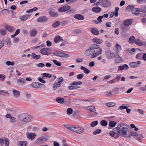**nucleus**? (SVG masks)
I'll use <instances>...</instances> for the list:
<instances>
[{
  "mask_svg": "<svg viewBox=\"0 0 146 146\" xmlns=\"http://www.w3.org/2000/svg\"><path fill=\"white\" fill-rule=\"evenodd\" d=\"M26 82V80L24 78H21L17 80V82L18 84L20 83L21 84H24Z\"/></svg>",
  "mask_w": 146,
  "mask_h": 146,
  "instance_id": "30",
  "label": "nucleus"
},
{
  "mask_svg": "<svg viewBox=\"0 0 146 146\" xmlns=\"http://www.w3.org/2000/svg\"><path fill=\"white\" fill-rule=\"evenodd\" d=\"M140 11L141 12H143L145 13H146V5L143 6L140 8ZM142 17H144L146 16V13L142 14L141 15Z\"/></svg>",
  "mask_w": 146,
  "mask_h": 146,
  "instance_id": "24",
  "label": "nucleus"
},
{
  "mask_svg": "<svg viewBox=\"0 0 146 146\" xmlns=\"http://www.w3.org/2000/svg\"><path fill=\"white\" fill-rule=\"evenodd\" d=\"M64 126L65 127L69 130L72 131H73L74 126H73L71 125H68V124H66L64 125Z\"/></svg>",
  "mask_w": 146,
  "mask_h": 146,
  "instance_id": "31",
  "label": "nucleus"
},
{
  "mask_svg": "<svg viewBox=\"0 0 146 146\" xmlns=\"http://www.w3.org/2000/svg\"><path fill=\"white\" fill-rule=\"evenodd\" d=\"M25 98L27 99H29L31 98V95L30 94L27 92H25L24 93Z\"/></svg>",
  "mask_w": 146,
  "mask_h": 146,
  "instance_id": "38",
  "label": "nucleus"
},
{
  "mask_svg": "<svg viewBox=\"0 0 146 146\" xmlns=\"http://www.w3.org/2000/svg\"><path fill=\"white\" fill-rule=\"evenodd\" d=\"M91 31L92 33L96 35H98L99 33L98 30L95 27H93L91 29Z\"/></svg>",
  "mask_w": 146,
  "mask_h": 146,
  "instance_id": "21",
  "label": "nucleus"
},
{
  "mask_svg": "<svg viewBox=\"0 0 146 146\" xmlns=\"http://www.w3.org/2000/svg\"><path fill=\"white\" fill-rule=\"evenodd\" d=\"M28 142L26 141H20L17 142V144L19 146H27Z\"/></svg>",
  "mask_w": 146,
  "mask_h": 146,
  "instance_id": "23",
  "label": "nucleus"
},
{
  "mask_svg": "<svg viewBox=\"0 0 146 146\" xmlns=\"http://www.w3.org/2000/svg\"><path fill=\"white\" fill-rule=\"evenodd\" d=\"M56 101L58 103L60 104H63L64 102V100L63 98L59 97L56 98Z\"/></svg>",
  "mask_w": 146,
  "mask_h": 146,
  "instance_id": "34",
  "label": "nucleus"
},
{
  "mask_svg": "<svg viewBox=\"0 0 146 146\" xmlns=\"http://www.w3.org/2000/svg\"><path fill=\"white\" fill-rule=\"evenodd\" d=\"M60 23L59 21H57L54 23L52 25V26L53 27L56 28L58 27L60 25Z\"/></svg>",
  "mask_w": 146,
  "mask_h": 146,
  "instance_id": "39",
  "label": "nucleus"
},
{
  "mask_svg": "<svg viewBox=\"0 0 146 146\" xmlns=\"http://www.w3.org/2000/svg\"><path fill=\"white\" fill-rule=\"evenodd\" d=\"M63 40V39L62 37H55L54 39V42L56 43H58Z\"/></svg>",
  "mask_w": 146,
  "mask_h": 146,
  "instance_id": "29",
  "label": "nucleus"
},
{
  "mask_svg": "<svg viewBox=\"0 0 146 146\" xmlns=\"http://www.w3.org/2000/svg\"><path fill=\"white\" fill-rule=\"evenodd\" d=\"M92 11L95 13H99L101 11V9L99 7H94L92 9Z\"/></svg>",
  "mask_w": 146,
  "mask_h": 146,
  "instance_id": "27",
  "label": "nucleus"
},
{
  "mask_svg": "<svg viewBox=\"0 0 146 146\" xmlns=\"http://www.w3.org/2000/svg\"><path fill=\"white\" fill-rule=\"evenodd\" d=\"M53 61L55 64L58 66H60L62 64L60 62H58L56 60H53Z\"/></svg>",
  "mask_w": 146,
  "mask_h": 146,
  "instance_id": "57",
  "label": "nucleus"
},
{
  "mask_svg": "<svg viewBox=\"0 0 146 146\" xmlns=\"http://www.w3.org/2000/svg\"><path fill=\"white\" fill-rule=\"evenodd\" d=\"M82 82L81 81L76 82L74 81L72 83L70 84V85H80L82 84Z\"/></svg>",
  "mask_w": 146,
  "mask_h": 146,
  "instance_id": "42",
  "label": "nucleus"
},
{
  "mask_svg": "<svg viewBox=\"0 0 146 146\" xmlns=\"http://www.w3.org/2000/svg\"><path fill=\"white\" fill-rule=\"evenodd\" d=\"M110 136L112 137H114V138L115 139H116L118 138V136H117V138L116 137V134H115V133H114L113 131L110 132Z\"/></svg>",
  "mask_w": 146,
  "mask_h": 146,
  "instance_id": "59",
  "label": "nucleus"
},
{
  "mask_svg": "<svg viewBox=\"0 0 146 146\" xmlns=\"http://www.w3.org/2000/svg\"><path fill=\"white\" fill-rule=\"evenodd\" d=\"M0 32L2 35L4 36L6 34V31L5 29H2L0 30Z\"/></svg>",
  "mask_w": 146,
  "mask_h": 146,
  "instance_id": "56",
  "label": "nucleus"
},
{
  "mask_svg": "<svg viewBox=\"0 0 146 146\" xmlns=\"http://www.w3.org/2000/svg\"><path fill=\"white\" fill-rule=\"evenodd\" d=\"M71 8V6L69 5H65L60 7L58 9V11L60 13H63L67 11Z\"/></svg>",
  "mask_w": 146,
  "mask_h": 146,
  "instance_id": "10",
  "label": "nucleus"
},
{
  "mask_svg": "<svg viewBox=\"0 0 146 146\" xmlns=\"http://www.w3.org/2000/svg\"><path fill=\"white\" fill-rule=\"evenodd\" d=\"M76 61H77V62H82L84 60L82 58H76Z\"/></svg>",
  "mask_w": 146,
  "mask_h": 146,
  "instance_id": "64",
  "label": "nucleus"
},
{
  "mask_svg": "<svg viewBox=\"0 0 146 146\" xmlns=\"http://www.w3.org/2000/svg\"><path fill=\"white\" fill-rule=\"evenodd\" d=\"M31 56L35 60H37L40 57V56L39 55H36L35 53H33L31 54Z\"/></svg>",
  "mask_w": 146,
  "mask_h": 146,
  "instance_id": "41",
  "label": "nucleus"
},
{
  "mask_svg": "<svg viewBox=\"0 0 146 146\" xmlns=\"http://www.w3.org/2000/svg\"><path fill=\"white\" fill-rule=\"evenodd\" d=\"M128 68V66L126 64H124V65L119 66V68L121 70H127Z\"/></svg>",
  "mask_w": 146,
  "mask_h": 146,
  "instance_id": "36",
  "label": "nucleus"
},
{
  "mask_svg": "<svg viewBox=\"0 0 146 146\" xmlns=\"http://www.w3.org/2000/svg\"><path fill=\"white\" fill-rule=\"evenodd\" d=\"M91 48H93V50H94V49H98L100 47V46L96 44H92L90 46Z\"/></svg>",
  "mask_w": 146,
  "mask_h": 146,
  "instance_id": "40",
  "label": "nucleus"
},
{
  "mask_svg": "<svg viewBox=\"0 0 146 146\" xmlns=\"http://www.w3.org/2000/svg\"><path fill=\"white\" fill-rule=\"evenodd\" d=\"M133 136L136 139L139 140L141 138H143V136L141 134H138L136 132L129 131L126 137L128 138H130L131 136Z\"/></svg>",
  "mask_w": 146,
  "mask_h": 146,
  "instance_id": "3",
  "label": "nucleus"
},
{
  "mask_svg": "<svg viewBox=\"0 0 146 146\" xmlns=\"http://www.w3.org/2000/svg\"><path fill=\"white\" fill-rule=\"evenodd\" d=\"M102 53V48H100L99 51L97 52L91 56V58H94L98 56L99 55L101 54Z\"/></svg>",
  "mask_w": 146,
  "mask_h": 146,
  "instance_id": "22",
  "label": "nucleus"
},
{
  "mask_svg": "<svg viewBox=\"0 0 146 146\" xmlns=\"http://www.w3.org/2000/svg\"><path fill=\"white\" fill-rule=\"evenodd\" d=\"M128 27L127 26H123L122 27V31L123 32L127 31L128 29Z\"/></svg>",
  "mask_w": 146,
  "mask_h": 146,
  "instance_id": "63",
  "label": "nucleus"
},
{
  "mask_svg": "<svg viewBox=\"0 0 146 146\" xmlns=\"http://www.w3.org/2000/svg\"><path fill=\"white\" fill-rule=\"evenodd\" d=\"M74 17L79 20H82L84 19L85 18L82 15L80 14H76L74 16Z\"/></svg>",
  "mask_w": 146,
  "mask_h": 146,
  "instance_id": "18",
  "label": "nucleus"
},
{
  "mask_svg": "<svg viewBox=\"0 0 146 146\" xmlns=\"http://www.w3.org/2000/svg\"><path fill=\"white\" fill-rule=\"evenodd\" d=\"M18 119L25 123L30 122L31 120V117L27 114L22 113L18 116Z\"/></svg>",
  "mask_w": 146,
  "mask_h": 146,
  "instance_id": "2",
  "label": "nucleus"
},
{
  "mask_svg": "<svg viewBox=\"0 0 146 146\" xmlns=\"http://www.w3.org/2000/svg\"><path fill=\"white\" fill-rule=\"evenodd\" d=\"M6 64L8 66H13L14 65L15 62L13 61L11 62L10 61H8L6 62Z\"/></svg>",
  "mask_w": 146,
  "mask_h": 146,
  "instance_id": "58",
  "label": "nucleus"
},
{
  "mask_svg": "<svg viewBox=\"0 0 146 146\" xmlns=\"http://www.w3.org/2000/svg\"><path fill=\"white\" fill-rule=\"evenodd\" d=\"M49 137L42 135L36 139L35 141V143L38 145H40L43 143L44 141H46L48 140Z\"/></svg>",
  "mask_w": 146,
  "mask_h": 146,
  "instance_id": "4",
  "label": "nucleus"
},
{
  "mask_svg": "<svg viewBox=\"0 0 146 146\" xmlns=\"http://www.w3.org/2000/svg\"><path fill=\"white\" fill-rule=\"evenodd\" d=\"M134 6H131L130 5H129L127 7V9L130 8L131 9L132 13L133 14L137 16L139 15L140 13L139 12H141L140 8H134Z\"/></svg>",
  "mask_w": 146,
  "mask_h": 146,
  "instance_id": "7",
  "label": "nucleus"
},
{
  "mask_svg": "<svg viewBox=\"0 0 146 146\" xmlns=\"http://www.w3.org/2000/svg\"><path fill=\"white\" fill-rule=\"evenodd\" d=\"M53 54L56 56L61 57L68 58L70 57L68 54L61 51L55 52L53 53Z\"/></svg>",
  "mask_w": 146,
  "mask_h": 146,
  "instance_id": "8",
  "label": "nucleus"
},
{
  "mask_svg": "<svg viewBox=\"0 0 146 146\" xmlns=\"http://www.w3.org/2000/svg\"><path fill=\"white\" fill-rule=\"evenodd\" d=\"M86 109L88 111H90V112H93L94 111L93 114V117L97 115V113L96 112V109L95 107L93 106H89L87 107Z\"/></svg>",
  "mask_w": 146,
  "mask_h": 146,
  "instance_id": "11",
  "label": "nucleus"
},
{
  "mask_svg": "<svg viewBox=\"0 0 146 146\" xmlns=\"http://www.w3.org/2000/svg\"><path fill=\"white\" fill-rule=\"evenodd\" d=\"M13 94L14 98H18L20 95V92L18 90H17L15 89L13 90Z\"/></svg>",
  "mask_w": 146,
  "mask_h": 146,
  "instance_id": "17",
  "label": "nucleus"
},
{
  "mask_svg": "<svg viewBox=\"0 0 146 146\" xmlns=\"http://www.w3.org/2000/svg\"><path fill=\"white\" fill-rule=\"evenodd\" d=\"M106 105L107 106L111 107L115 106V104L113 102H109L106 103Z\"/></svg>",
  "mask_w": 146,
  "mask_h": 146,
  "instance_id": "51",
  "label": "nucleus"
},
{
  "mask_svg": "<svg viewBox=\"0 0 146 146\" xmlns=\"http://www.w3.org/2000/svg\"><path fill=\"white\" fill-rule=\"evenodd\" d=\"M116 124V123L113 121H110L109 122V126L111 127H114Z\"/></svg>",
  "mask_w": 146,
  "mask_h": 146,
  "instance_id": "44",
  "label": "nucleus"
},
{
  "mask_svg": "<svg viewBox=\"0 0 146 146\" xmlns=\"http://www.w3.org/2000/svg\"><path fill=\"white\" fill-rule=\"evenodd\" d=\"M84 76V75L83 74H80L77 75V78L78 79H81L83 78Z\"/></svg>",
  "mask_w": 146,
  "mask_h": 146,
  "instance_id": "62",
  "label": "nucleus"
},
{
  "mask_svg": "<svg viewBox=\"0 0 146 146\" xmlns=\"http://www.w3.org/2000/svg\"><path fill=\"white\" fill-rule=\"evenodd\" d=\"M118 47L119 44H116L115 45V47L113 49L112 51L114 57L117 58L115 60V62L116 63H119V54L118 49Z\"/></svg>",
  "mask_w": 146,
  "mask_h": 146,
  "instance_id": "6",
  "label": "nucleus"
},
{
  "mask_svg": "<svg viewBox=\"0 0 146 146\" xmlns=\"http://www.w3.org/2000/svg\"><path fill=\"white\" fill-rule=\"evenodd\" d=\"M49 14L50 16L52 17H57L58 15V14L57 12L54 11H50Z\"/></svg>",
  "mask_w": 146,
  "mask_h": 146,
  "instance_id": "33",
  "label": "nucleus"
},
{
  "mask_svg": "<svg viewBox=\"0 0 146 146\" xmlns=\"http://www.w3.org/2000/svg\"><path fill=\"white\" fill-rule=\"evenodd\" d=\"M5 29L9 32H13L15 31L14 28L12 26L7 25L5 27Z\"/></svg>",
  "mask_w": 146,
  "mask_h": 146,
  "instance_id": "26",
  "label": "nucleus"
},
{
  "mask_svg": "<svg viewBox=\"0 0 146 146\" xmlns=\"http://www.w3.org/2000/svg\"><path fill=\"white\" fill-rule=\"evenodd\" d=\"M27 138L30 140H33L36 137V134L34 133H29L27 132L26 133Z\"/></svg>",
  "mask_w": 146,
  "mask_h": 146,
  "instance_id": "12",
  "label": "nucleus"
},
{
  "mask_svg": "<svg viewBox=\"0 0 146 146\" xmlns=\"http://www.w3.org/2000/svg\"><path fill=\"white\" fill-rule=\"evenodd\" d=\"M113 131L115 133V134H116L117 135H118L119 134V127H118V126L114 128L113 130Z\"/></svg>",
  "mask_w": 146,
  "mask_h": 146,
  "instance_id": "45",
  "label": "nucleus"
},
{
  "mask_svg": "<svg viewBox=\"0 0 146 146\" xmlns=\"http://www.w3.org/2000/svg\"><path fill=\"white\" fill-rule=\"evenodd\" d=\"M135 42L137 44L140 46H141L143 44V43L142 41L139 39H137L135 40Z\"/></svg>",
  "mask_w": 146,
  "mask_h": 146,
  "instance_id": "35",
  "label": "nucleus"
},
{
  "mask_svg": "<svg viewBox=\"0 0 146 146\" xmlns=\"http://www.w3.org/2000/svg\"><path fill=\"white\" fill-rule=\"evenodd\" d=\"M31 85L34 88H39L42 84L38 82H34L31 84Z\"/></svg>",
  "mask_w": 146,
  "mask_h": 146,
  "instance_id": "19",
  "label": "nucleus"
},
{
  "mask_svg": "<svg viewBox=\"0 0 146 146\" xmlns=\"http://www.w3.org/2000/svg\"><path fill=\"white\" fill-rule=\"evenodd\" d=\"M85 129L80 126L77 125L74 126L73 132L78 134H81L84 133L85 131Z\"/></svg>",
  "mask_w": 146,
  "mask_h": 146,
  "instance_id": "5",
  "label": "nucleus"
},
{
  "mask_svg": "<svg viewBox=\"0 0 146 146\" xmlns=\"http://www.w3.org/2000/svg\"><path fill=\"white\" fill-rule=\"evenodd\" d=\"M100 124L103 126H106L108 125V122L106 120H103L101 121Z\"/></svg>",
  "mask_w": 146,
  "mask_h": 146,
  "instance_id": "47",
  "label": "nucleus"
},
{
  "mask_svg": "<svg viewBox=\"0 0 146 146\" xmlns=\"http://www.w3.org/2000/svg\"><path fill=\"white\" fill-rule=\"evenodd\" d=\"M73 110L71 108H68L66 111L67 114L68 115H70L73 113Z\"/></svg>",
  "mask_w": 146,
  "mask_h": 146,
  "instance_id": "50",
  "label": "nucleus"
},
{
  "mask_svg": "<svg viewBox=\"0 0 146 146\" xmlns=\"http://www.w3.org/2000/svg\"><path fill=\"white\" fill-rule=\"evenodd\" d=\"M58 87V85L57 84V82H55L54 83V84L53 86V89L54 90H56L57 89Z\"/></svg>",
  "mask_w": 146,
  "mask_h": 146,
  "instance_id": "61",
  "label": "nucleus"
},
{
  "mask_svg": "<svg viewBox=\"0 0 146 146\" xmlns=\"http://www.w3.org/2000/svg\"><path fill=\"white\" fill-rule=\"evenodd\" d=\"M10 121L11 123H14L16 122L17 120L15 117H12L10 119Z\"/></svg>",
  "mask_w": 146,
  "mask_h": 146,
  "instance_id": "60",
  "label": "nucleus"
},
{
  "mask_svg": "<svg viewBox=\"0 0 146 146\" xmlns=\"http://www.w3.org/2000/svg\"><path fill=\"white\" fill-rule=\"evenodd\" d=\"M135 37H130L129 40V42L130 43H133L135 42Z\"/></svg>",
  "mask_w": 146,
  "mask_h": 146,
  "instance_id": "52",
  "label": "nucleus"
},
{
  "mask_svg": "<svg viewBox=\"0 0 146 146\" xmlns=\"http://www.w3.org/2000/svg\"><path fill=\"white\" fill-rule=\"evenodd\" d=\"M101 132V130L100 129H98L94 131L93 132V134L96 135L100 133Z\"/></svg>",
  "mask_w": 146,
  "mask_h": 146,
  "instance_id": "49",
  "label": "nucleus"
},
{
  "mask_svg": "<svg viewBox=\"0 0 146 146\" xmlns=\"http://www.w3.org/2000/svg\"><path fill=\"white\" fill-rule=\"evenodd\" d=\"M92 42L97 44H100L103 42V40L100 39H98L97 38H95L92 39Z\"/></svg>",
  "mask_w": 146,
  "mask_h": 146,
  "instance_id": "28",
  "label": "nucleus"
},
{
  "mask_svg": "<svg viewBox=\"0 0 146 146\" xmlns=\"http://www.w3.org/2000/svg\"><path fill=\"white\" fill-rule=\"evenodd\" d=\"M95 51V50H93V48H91L86 50L85 52V54L86 55L89 56L92 54Z\"/></svg>",
  "mask_w": 146,
  "mask_h": 146,
  "instance_id": "16",
  "label": "nucleus"
},
{
  "mask_svg": "<svg viewBox=\"0 0 146 146\" xmlns=\"http://www.w3.org/2000/svg\"><path fill=\"white\" fill-rule=\"evenodd\" d=\"M130 128V126L125 123L119 124V135L122 137H126Z\"/></svg>",
  "mask_w": 146,
  "mask_h": 146,
  "instance_id": "1",
  "label": "nucleus"
},
{
  "mask_svg": "<svg viewBox=\"0 0 146 146\" xmlns=\"http://www.w3.org/2000/svg\"><path fill=\"white\" fill-rule=\"evenodd\" d=\"M48 20V19L46 17L42 16L38 17L37 19V21L38 22L43 23L46 22Z\"/></svg>",
  "mask_w": 146,
  "mask_h": 146,
  "instance_id": "13",
  "label": "nucleus"
},
{
  "mask_svg": "<svg viewBox=\"0 0 146 146\" xmlns=\"http://www.w3.org/2000/svg\"><path fill=\"white\" fill-rule=\"evenodd\" d=\"M101 6L104 8H108L111 5V2L108 0H101Z\"/></svg>",
  "mask_w": 146,
  "mask_h": 146,
  "instance_id": "9",
  "label": "nucleus"
},
{
  "mask_svg": "<svg viewBox=\"0 0 146 146\" xmlns=\"http://www.w3.org/2000/svg\"><path fill=\"white\" fill-rule=\"evenodd\" d=\"M129 66L132 68H135L137 66V64L135 62H132L130 63Z\"/></svg>",
  "mask_w": 146,
  "mask_h": 146,
  "instance_id": "53",
  "label": "nucleus"
},
{
  "mask_svg": "<svg viewBox=\"0 0 146 146\" xmlns=\"http://www.w3.org/2000/svg\"><path fill=\"white\" fill-rule=\"evenodd\" d=\"M106 55L107 57L109 59H111L114 57L112 52H111L110 50L106 51Z\"/></svg>",
  "mask_w": 146,
  "mask_h": 146,
  "instance_id": "15",
  "label": "nucleus"
},
{
  "mask_svg": "<svg viewBox=\"0 0 146 146\" xmlns=\"http://www.w3.org/2000/svg\"><path fill=\"white\" fill-rule=\"evenodd\" d=\"M80 88L78 86H72L69 87L68 88L70 90L76 89Z\"/></svg>",
  "mask_w": 146,
  "mask_h": 146,
  "instance_id": "46",
  "label": "nucleus"
},
{
  "mask_svg": "<svg viewBox=\"0 0 146 146\" xmlns=\"http://www.w3.org/2000/svg\"><path fill=\"white\" fill-rule=\"evenodd\" d=\"M98 121H95L92 122L90 124L91 126L93 127L98 124Z\"/></svg>",
  "mask_w": 146,
  "mask_h": 146,
  "instance_id": "48",
  "label": "nucleus"
},
{
  "mask_svg": "<svg viewBox=\"0 0 146 146\" xmlns=\"http://www.w3.org/2000/svg\"><path fill=\"white\" fill-rule=\"evenodd\" d=\"M80 68L81 70H84V72L85 74H87L89 73L90 72V70L84 66H81Z\"/></svg>",
  "mask_w": 146,
  "mask_h": 146,
  "instance_id": "37",
  "label": "nucleus"
},
{
  "mask_svg": "<svg viewBox=\"0 0 146 146\" xmlns=\"http://www.w3.org/2000/svg\"><path fill=\"white\" fill-rule=\"evenodd\" d=\"M119 10V8L118 7H117L116 9H115V12H111L110 13V16L111 17H113L114 15L115 16V17H117L118 15V11Z\"/></svg>",
  "mask_w": 146,
  "mask_h": 146,
  "instance_id": "25",
  "label": "nucleus"
},
{
  "mask_svg": "<svg viewBox=\"0 0 146 146\" xmlns=\"http://www.w3.org/2000/svg\"><path fill=\"white\" fill-rule=\"evenodd\" d=\"M30 16V15H26L25 16L20 17V19L22 21H25L27 20Z\"/></svg>",
  "mask_w": 146,
  "mask_h": 146,
  "instance_id": "32",
  "label": "nucleus"
},
{
  "mask_svg": "<svg viewBox=\"0 0 146 146\" xmlns=\"http://www.w3.org/2000/svg\"><path fill=\"white\" fill-rule=\"evenodd\" d=\"M133 20L131 19H128L124 21L123 25L125 26H129L133 22Z\"/></svg>",
  "mask_w": 146,
  "mask_h": 146,
  "instance_id": "20",
  "label": "nucleus"
},
{
  "mask_svg": "<svg viewBox=\"0 0 146 146\" xmlns=\"http://www.w3.org/2000/svg\"><path fill=\"white\" fill-rule=\"evenodd\" d=\"M50 50V49L49 48H46L41 49L40 52L43 55H50V54H49L47 51H49Z\"/></svg>",
  "mask_w": 146,
  "mask_h": 146,
  "instance_id": "14",
  "label": "nucleus"
},
{
  "mask_svg": "<svg viewBox=\"0 0 146 146\" xmlns=\"http://www.w3.org/2000/svg\"><path fill=\"white\" fill-rule=\"evenodd\" d=\"M37 33V31L35 29L32 30L30 32V34L31 36H35Z\"/></svg>",
  "mask_w": 146,
  "mask_h": 146,
  "instance_id": "43",
  "label": "nucleus"
},
{
  "mask_svg": "<svg viewBox=\"0 0 146 146\" xmlns=\"http://www.w3.org/2000/svg\"><path fill=\"white\" fill-rule=\"evenodd\" d=\"M4 139L5 140V146H9V140L8 138H4Z\"/></svg>",
  "mask_w": 146,
  "mask_h": 146,
  "instance_id": "54",
  "label": "nucleus"
},
{
  "mask_svg": "<svg viewBox=\"0 0 146 146\" xmlns=\"http://www.w3.org/2000/svg\"><path fill=\"white\" fill-rule=\"evenodd\" d=\"M43 76L46 78H50L52 76L51 74L49 73H44L43 74Z\"/></svg>",
  "mask_w": 146,
  "mask_h": 146,
  "instance_id": "55",
  "label": "nucleus"
}]
</instances>
